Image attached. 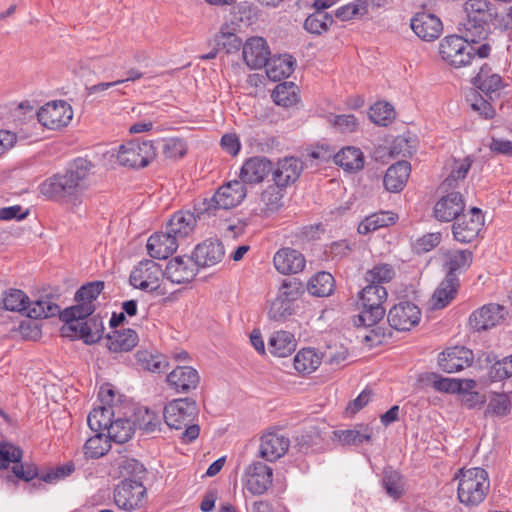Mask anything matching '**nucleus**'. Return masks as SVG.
I'll use <instances>...</instances> for the list:
<instances>
[{
    "instance_id": "56",
    "label": "nucleus",
    "mask_w": 512,
    "mask_h": 512,
    "mask_svg": "<svg viewBox=\"0 0 512 512\" xmlns=\"http://www.w3.org/2000/svg\"><path fill=\"white\" fill-rule=\"evenodd\" d=\"M511 402L507 394H494L486 407L485 416L503 417L510 413Z\"/></svg>"
},
{
    "instance_id": "9",
    "label": "nucleus",
    "mask_w": 512,
    "mask_h": 512,
    "mask_svg": "<svg viewBox=\"0 0 512 512\" xmlns=\"http://www.w3.org/2000/svg\"><path fill=\"white\" fill-rule=\"evenodd\" d=\"M156 156L152 141H130L120 146L117 160L122 166L131 168L146 167Z\"/></svg>"
},
{
    "instance_id": "41",
    "label": "nucleus",
    "mask_w": 512,
    "mask_h": 512,
    "mask_svg": "<svg viewBox=\"0 0 512 512\" xmlns=\"http://www.w3.org/2000/svg\"><path fill=\"white\" fill-rule=\"evenodd\" d=\"M395 222L394 214L389 211H381L368 215L358 225L359 234L366 235L379 228L386 227Z\"/></svg>"
},
{
    "instance_id": "19",
    "label": "nucleus",
    "mask_w": 512,
    "mask_h": 512,
    "mask_svg": "<svg viewBox=\"0 0 512 512\" xmlns=\"http://www.w3.org/2000/svg\"><path fill=\"white\" fill-rule=\"evenodd\" d=\"M473 362V352L466 347L455 346L446 349L439 355L438 363L446 373L459 372Z\"/></svg>"
},
{
    "instance_id": "40",
    "label": "nucleus",
    "mask_w": 512,
    "mask_h": 512,
    "mask_svg": "<svg viewBox=\"0 0 512 512\" xmlns=\"http://www.w3.org/2000/svg\"><path fill=\"white\" fill-rule=\"evenodd\" d=\"M26 313L29 318H49L60 313V307L49 297H44L27 304Z\"/></svg>"
},
{
    "instance_id": "37",
    "label": "nucleus",
    "mask_w": 512,
    "mask_h": 512,
    "mask_svg": "<svg viewBox=\"0 0 512 512\" xmlns=\"http://www.w3.org/2000/svg\"><path fill=\"white\" fill-rule=\"evenodd\" d=\"M337 165L347 172H357L364 167V155L359 148L344 147L334 156Z\"/></svg>"
},
{
    "instance_id": "47",
    "label": "nucleus",
    "mask_w": 512,
    "mask_h": 512,
    "mask_svg": "<svg viewBox=\"0 0 512 512\" xmlns=\"http://www.w3.org/2000/svg\"><path fill=\"white\" fill-rule=\"evenodd\" d=\"M272 98L276 105L290 107L295 105L298 98V86L293 82L278 84L272 92Z\"/></svg>"
},
{
    "instance_id": "16",
    "label": "nucleus",
    "mask_w": 512,
    "mask_h": 512,
    "mask_svg": "<svg viewBox=\"0 0 512 512\" xmlns=\"http://www.w3.org/2000/svg\"><path fill=\"white\" fill-rule=\"evenodd\" d=\"M420 309L412 302H400L388 312L390 326L398 331H408L420 321Z\"/></svg>"
},
{
    "instance_id": "50",
    "label": "nucleus",
    "mask_w": 512,
    "mask_h": 512,
    "mask_svg": "<svg viewBox=\"0 0 512 512\" xmlns=\"http://www.w3.org/2000/svg\"><path fill=\"white\" fill-rule=\"evenodd\" d=\"M395 268L388 263H377L365 272L364 279L371 285H382L395 277Z\"/></svg>"
},
{
    "instance_id": "22",
    "label": "nucleus",
    "mask_w": 512,
    "mask_h": 512,
    "mask_svg": "<svg viewBox=\"0 0 512 512\" xmlns=\"http://www.w3.org/2000/svg\"><path fill=\"white\" fill-rule=\"evenodd\" d=\"M224 255V246L219 240L207 239L195 247L192 257L197 267H211L220 263Z\"/></svg>"
},
{
    "instance_id": "10",
    "label": "nucleus",
    "mask_w": 512,
    "mask_h": 512,
    "mask_svg": "<svg viewBox=\"0 0 512 512\" xmlns=\"http://www.w3.org/2000/svg\"><path fill=\"white\" fill-rule=\"evenodd\" d=\"M164 277L161 266L153 260H143L130 274L133 287L145 292H155L160 289V281Z\"/></svg>"
},
{
    "instance_id": "28",
    "label": "nucleus",
    "mask_w": 512,
    "mask_h": 512,
    "mask_svg": "<svg viewBox=\"0 0 512 512\" xmlns=\"http://www.w3.org/2000/svg\"><path fill=\"white\" fill-rule=\"evenodd\" d=\"M179 242L167 231L151 235L147 241L148 254L154 259H166L178 248Z\"/></svg>"
},
{
    "instance_id": "12",
    "label": "nucleus",
    "mask_w": 512,
    "mask_h": 512,
    "mask_svg": "<svg viewBox=\"0 0 512 512\" xmlns=\"http://www.w3.org/2000/svg\"><path fill=\"white\" fill-rule=\"evenodd\" d=\"M22 451L11 444H0V469L13 463L12 472L18 479L30 481L37 477L38 471L34 464H22Z\"/></svg>"
},
{
    "instance_id": "45",
    "label": "nucleus",
    "mask_w": 512,
    "mask_h": 512,
    "mask_svg": "<svg viewBox=\"0 0 512 512\" xmlns=\"http://www.w3.org/2000/svg\"><path fill=\"white\" fill-rule=\"evenodd\" d=\"M321 364V357L312 348L300 350L294 358L295 369L302 374L314 372Z\"/></svg>"
},
{
    "instance_id": "3",
    "label": "nucleus",
    "mask_w": 512,
    "mask_h": 512,
    "mask_svg": "<svg viewBox=\"0 0 512 512\" xmlns=\"http://www.w3.org/2000/svg\"><path fill=\"white\" fill-rule=\"evenodd\" d=\"M198 414L197 404L191 398H179L170 401L164 408L166 424L176 430H182V442L191 443L198 438L200 427L193 421Z\"/></svg>"
},
{
    "instance_id": "7",
    "label": "nucleus",
    "mask_w": 512,
    "mask_h": 512,
    "mask_svg": "<svg viewBox=\"0 0 512 512\" xmlns=\"http://www.w3.org/2000/svg\"><path fill=\"white\" fill-rule=\"evenodd\" d=\"M387 295V290L382 285L367 284L359 293L362 310L354 318L355 326L373 327L378 324L385 315L383 303Z\"/></svg>"
},
{
    "instance_id": "54",
    "label": "nucleus",
    "mask_w": 512,
    "mask_h": 512,
    "mask_svg": "<svg viewBox=\"0 0 512 512\" xmlns=\"http://www.w3.org/2000/svg\"><path fill=\"white\" fill-rule=\"evenodd\" d=\"M282 187L278 185L268 186L261 194V202L264 204L262 211L265 214L273 213L282 207Z\"/></svg>"
},
{
    "instance_id": "32",
    "label": "nucleus",
    "mask_w": 512,
    "mask_h": 512,
    "mask_svg": "<svg viewBox=\"0 0 512 512\" xmlns=\"http://www.w3.org/2000/svg\"><path fill=\"white\" fill-rule=\"evenodd\" d=\"M444 266L447 269L446 276L458 278L457 273L467 270L473 260V254L470 250H447L443 253Z\"/></svg>"
},
{
    "instance_id": "39",
    "label": "nucleus",
    "mask_w": 512,
    "mask_h": 512,
    "mask_svg": "<svg viewBox=\"0 0 512 512\" xmlns=\"http://www.w3.org/2000/svg\"><path fill=\"white\" fill-rule=\"evenodd\" d=\"M76 304L60 310L59 318L65 324L63 326H74L80 321L90 318L96 309L95 304H87L84 301H75Z\"/></svg>"
},
{
    "instance_id": "52",
    "label": "nucleus",
    "mask_w": 512,
    "mask_h": 512,
    "mask_svg": "<svg viewBox=\"0 0 512 512\" xmlns=\"http://www.w3.org/2000/svg\"><path fill=\"white\" fill-rule=\"evenodd\" d=\"M332 23L333 18L330 14L325 11H315L306 18L304 28L309 33L319 35L327 31Z\"/></svg>"
},
{
    "instance_id": "62",
    "label": "nucleus",
    "mask_w": 512,
    "mask_h": 512,
    "mask_svg": "<svg viewBox=\"0 0 512 512\" xmlns=\"http://www.w3.org/2000/svg\"><path fill=\"white\" fill-rule=\"evenodd\" d=\"M428 379L432 381L435 390L445 393H458L462 391V381L453 378H443L435 373H431Z\"/></svg>"
},
{
    "instance_id": "58",
    "label": "nucleus",
    "mask_w": 512,
    "mask_h": 512,
    "mask_svg": "<svg viewBox=\"0 0 512 512\" xmlns=\"http://www.w3.org/2000/svg\"><path fill=\"white\" fill-rule=\"evenodd\" d=\"M368 12L367 0H355L336 10V17L342 21H348L365 15Z\"/></svg>"
},
{
    "instance_id": "57",
    "label": "nucleus",
    "mask_w": 512,
    "mask_h": 512,
    "mask_svg": "<svg viewBox=\"0 0 512 512\" xmlns=\"http://www.w3.org/2000/svg\"><path fill=\"white\" fill-rule=\"evenodd\" d=\"M303 292L304 288L300 281L295 278L285 279L278 289L277 297L294 305Z\"/></svg>"
},
{
    "instance_id": "11",
    "label": "nucleus",
    "mask_w": 512,
    "mask_h": 512,
    "mask_svg": "<svg viewBox=\"0 0 512 512\" xmlns=\"http://www.w3.org/2000/svg\"><path fill=\"white\" fill-rule=\"evenodd\" d=\"M38 121L46 128L56 130L67 126L73 117L71 106L63 101L46 103L37 113Z\"/></svg>"
},
{
    "instance_id": "8",
    "label": "nucleus",
    "mask_w": 512,
    "mask_h": 512,
    "mask_svg": "<svg viewBox=\"0 0 512 512\" xmlns=\"http://www.w3.org/2000/svg\"><path fill=\"white\" fill-rule=\"evenodd\" d=\"M246 195V186L241 181H230L222 185L210 200L203 202L204 208L199 209L198 216L205 213L211 215L215 209H231L239 205Z\"/></svg>"
},
{
    "instance_id": "46",
    "label": "nucleus",
    "mask_w": 512,
    "mask_h": 512,
    "mask_svg": "<svg viewBox=\"0 0 512 512\" xmlns=\"http://www.w3.org/2000/svg\"><path fill=\"white\" fill-rule=\"evenodd\" d=\"M110 439L102 432H97L90 437L83 446L86 458L97 459L104 456L111 448Z\"/></svg>"
},
{
    "instance_id": "53",
    "label": "nucleus",
    "mask_w": 512,
    "mask_h": 512,
    "mask_svg": "<svg viewBox=\"0 0 512 512\" xmlns=\"http://www.w3.org/2000/svg\"><path fill=\"white\" fill-rule=\"evenodd\" d=\"M472 165V159L465 157L461 160H455L452 166V170L448 177L443 182L445 188H455L458 186L459 181L466 178L468 171Z\"/></svg>"
},
{
    "instance_id": "35",
    "label": "nucleus",
    "mask_w": 512,
    "mask_h": 512,
    "mask_svg": "<svg viewBox=\"0 0 512 512\" xmlns=\"http://www.w3.org/2000/svg\"><path fill=\"white\" fill-rule=\"evenodd\" d=\"M296 339L291 332L276 331L268 341V350L277 357H287L296 350Z\"/></svg>"
},
{
    "instance_id": "1",
    "label": "nucleus",
    "mask_w": 512,
    "mask_h": 512,
    "mask_svg": "<svg viewBox=\"0 0 512 512\" xmlns=\"http://www.w3.org/2000/svg\"><path fill=\"white\" fill-rule=\"evenodd\" d=\"M91 167L92 164L87 159H75L64 173H57L41 183V194L61 203H80L89 187Z\"/></svg>"
},
{
    "instance_id": "6",
    "label": "nucleus",
    "mask_w": 512,
    "mask_h": 512,
    "mask_svg": "<svg viewBox=\"0 0 512 512\" xmlns=\"http://www.w3.org/2000/svg\"><path fill=\"white\" fill-rule=\"evenodd\" d=\"M466 21L463 33L473 43L486 39L488 24L496 15L492 4L487 0H467L464 3Z\"/></svg>"
},
{
    "instance_id": "61",
    "label": "nucleus",
    "mask_w": 512,
    "mask_h": 512,
    "mask_svg": "<svg viewBox=\"0 0 512 512\" xmlns=\"http://www.w3.org/2000/svg\"><path fill=\"white\" fill-rule=\"evenodd\" d=\"M293 312L294 305L276 296V298L271 302L268 316L273 321L282 322L290 317Z\"/></svg>"
},
{
    "instance_id": "24",
    "label": "nucleus",
    "mask_w": 512,
    "mask_h": 512,
    "mask_svg": "<svg viewBox=\"0 0 512 512\" xmlns=\"http://www.w3.org/2000/svg\"><path fill=\"white\" fill-rule=\"evenodd\" d=\"M269 56V47L262 37H252L243 45V59L250 69L265 67Z\"/></svg>"
},
{
    "instance_id": "63",
    "label": "nucleus",
    "mask_w": 512,
    "mask_h": 512,
    "mask_svg": "<svg viewBox=\"0 0 512 512\" xmlns=\"http://www.w3.org/2000/svg\"><path fill=\"white\" fill-rule=\"evenodd\" d=\"M162 153L166 158L176 159L186 154V145L179 138H168L162 141Z\"/></svg>"
},
{
    "instance_id": "44",
    "label": "nucleus",
    "mask_w": 512,
    "mask_h": 512,
    "mask_svg": "<svg viewBox=\"0 0 512 512\" xmlns=\"http://www.w3.org/2000/svg\"><path fill=\"white\" fill-rule=\"evenodd\" d=\"M382 485L387 495L394 500L399 499L405 493V481L402 475L392 468L383 471Z\"/></svg>"
},
{
    "instance_id": "51",
    "label": "nucleus",
    "mask_w": 512,
    "mask_h": 512,
    "mask_svg": "<svg viewBox=\"0 0 512 512\" xmlns=\"http://www.w3.org/2000/svg\"><path fill=\"white\" fill-rule=\"evenodd\" d=\"M216 50L233 53L240 49L242 40L231 30L230 25H222L220 32L215 36Z\"/></svg>"
},
{
    "instance_id": "26",
    "label": "nucleus",
    "mask_w": 512,
    "mask_h": 512,
    "mask_svg": "<svg viewBox=\"0 0 512 512\" xmlns=\"http://www.w3.org/2000/svg\"><path fill=\"white\" fill-rule=\"evenodd\" d=\"M199 209H197V213ZM197 217L190 211H178L173 214L166 226V231L170 233L178 242L192 234L197 223Z\"/></svg>"
},
{
    "instance_id": "14",
    "label": "nucleus",
    "mask_w": 512,
    "mask_h": 512,
    "mask_svg": "<svg viewBox=\"0 0 512 512\" xmlns=\"http://www.w3.org/2000/svg\"><path fill=\"white\" fill-rule=\"evenodd\" d=\"M61 331L63 336L82 339L85 344L91 345L102 338L104 325L99 316H91L74 326H63Z\"/></svg>"
},
{
    "instance_id": "31",
    "label": "nucleus",
    "mask_w": 512,
    "mask_h": 512,
    "mask_svg": "<svg viewBox=\"0 0 512 512\" xmlns=\"http://www.w3.org/2000/svg\"><path fill=\"white\" fill-rule=\"evenodd\" d=\"M411 172L407 161H399L391 165L384 176L383 184L387 191L398 193L403 190Z\"/></svg>"
},
{
    "instance_id": "60",
    "label": "nucleus",
    "mask_w": 512,
    "mask_h": 512,
    "mask_svg": "<svg viewBox=\"0 0 512 512\" xmlns=\"http://www.w3.org/2000/svg\"><path fill=\"white\" fill-rule=\"evenodd\" d=\"M103 281H93L81 286L74 297L75 301H84L87 304H94L99 294L104 289Z\"/></svg>"
},
{
    "instance_id": "64",
    "label": "nucleus",
    "mask_w": 512,
    "mask_h": 512,
    "mask_svg": "<svg viewBox=\"0 0 512 512\" xmlns=\"http://www.w3.org/2000/svg\"><path fill=\"white\" fill-rule=\"evenodd\" d=\"M512 376V355L504 357L493 364L490 377L494 380H502Z\"/></svg>"
},
{
    "instance_id": "59",
    "label": "nucleus",
    "mask_w": 512,
    "mask_h": 512,
    "mask_svg": "<svg viewBox=\"0 0 512 512\" xmlns=\"http://www.w3.org/2000/svg\"><path fill=\"white\" fill-rule=\"evenodd\" d=\"M28 296L21 290L11 289L5 293L3 305L9 311H26L28 304Z\"/></svg>"
},
{
    "instance_id": "21",
    "label": "nucleus",
    "mask_w": 512,
    "mask_h": 512,
    "mask_svg": "<svg viewBox=\"0 0 512 512\" xmlns=\"http://www.w3.org/2000/svg\"><path fill=\"white\" fill-rule=\"evenodd\" d=\"M199 381L197 370L191 366H178L167 375V383L176 393L187 394L195 390Z\"/></svg>"
},
{
    "instance_id": "17",
    "label": "nucleus",
    "mask_w": 512,
    "mask_h": 512,
    "mask_svg": "<svg viewBox=\"0 0 512 512\" xmlns=\"http://www.w3.org/2000/svg\"><path fill=\"white\" fill-rule=\"evenodd\" d=\"M508 314L499 304L490 303L475 310L469 318L470 326L476 331H484L499 325Z\"/></svg>"
},
{
    "instance_id": "4",
    "label": "nucleus",
    "mask_w": 512,
    "mask_h": 512,
    "mask_svg": "<svg viewBox=\"0 0 512 512\" xmlns=\"http://www.w3.org/2000/svg\"><path fill=\"white\" fill-rule=\"evenodd\" d=\"M471 40L464 36L451 35L441 40L439 54L441 58L455 68L467 66L477 56L484 59L489 56L491 46L487 43L478 47L473 46Z\"/></svg>"
},
{
    "instance_id": "20",
    "label": "nucleus",
    "mask_w": 512,
    "mask_h": 512,
    "mask_svg": "<svg viewBox=\"0 0 512 512\" xmlns=\"http://www.w3.org/2000/svg\"><path fill=\"white\" fill-rule=\"evenodd\" d=\"M272 171V162L263 156L247 159L240 170V180L245 184L261 183Z\"/></svg>"
},
{
    "instance_id": "38",
    "label": "nucleus",
    "mask_w": 512,
    "mask_h": 512,
    "mask_svg": "<svg viewBox=\"0 0 512 512\" xmlns=\"http://www.w3.org/2000/svg\"><path fill=\"white\" fill-rule=\"evenodd\" d=\"M108 348L113 352H127L138 343V335L132 329L115 330L107 336Z\"/></svg>"
},
{
    "instance_id": "23",
    "label": "nucleus",
    "mask_w": 512,
    "mask_h": 512,
    "mask_svg": "<svg viewBox=\"0 0 512 512\" xmlns=\"http://www.w3.org/2000/svg\"><path fill=\"white\" fill-rule=\"evenodd\" d=\"M303 170L302 162L295 157H285L272 167V179L274 183L282 188L293 184Z\"/></svg>"
},
{
    "instance_id": "33",
    "label": "nucleus",
    "mask_w": 512,
    "mask_h": 512,
    "mask_svg": "<svg viewBox=\"0 0 512 512\" xmlns=\"http://www.w3.org/2000/svg\"><path fill=\"white\" fill-rule=\"evenodd\" d=\"M459 287V279L446 276L434 291L430 304L432 309L446 307L456 296Z\"/></svg>"
},
{
    "instance_id": "55",
    "label": "nucleus",
    "mask_w": 512,
    "mask_h": 512,
    "mask_svg": "<svg viewBox=\"0 0 512 512\" xmlns=\"http://www.w3.org/2000/svg\"><path fill=\"white\" fill-rule=\"evenodd\" d=\"M370 120L381 126H387L395 118V111L387 102H377L371 106L369 111Z\"/></svg>"
},
{
    "instance_id": "27",
    "label": "nucleus",
    "mask_w": 512,
    "mask_h": 512,
    "mask_svg": "<svg viewBox=\"0 0 512 512\" xmlns=\"http://www.w3.org/2000/svg\"><path fill=\"white\" fill-rule=\"evenodd\" d=\"M274 266L281 274H296L305 267V258L297 250L282 248L277 251L273 258Z\"/></svg>"
},
{
    "instance_id": "2",
    "label": "nucleus",
    "mask_w": 512,
    "mask_h": 512,
    "mask_svg": "<svg viewBox=\"0 0 512 512\" xmlns=\"http://www.w3.org/2000/svg\"><path fill=\"white\" fill-rule=\"evenodd\" d=\"M123 479L114 488V502L123 510L134 511L146 503V488L142 483L146 469L135 459H125L119 465Z\"/></svg>"
},
{
    "instance_id": "34",
    "label": "nucleus",
    "mask_w": 512,
    "mask_h": 512,
    "mask_svg": "<svg viewBox=\"0 0 512 512\" xmlns=\"http://www.w3.org/2000/svg\"><path fill=\"white\" fill-rule=\"evenodd\" d=\"M295 60L292 56L275 55L268 59L266 67V74L272 81H280L283 78L289 77L294 71Z\"/></svg>"
},
{
    "instance_id": "49",
    "label": "nucleus",
    "mask_w": 512,
    "mask_h": 512,
    "mask_svg": "<svg viewBox=\"0 0 512 512\" xmlns=\"http://www.w3.org/2000/svg\"><path fill=\"white\" fill-rule=\"evenodd\" d=\"M139 365L144 369L153 373H162L168 366L167 357L162 354H153L146 350H140L136 354Z\"/></svg>"
},
{
    "instance_id": "48",
    "label": "nucleus",
    "mask_w": 512,
    "mask_h": 512,
    "mask_svg": "<svg viewBox=\"0 0 512 512\" xmlns=\"http://www.w3.org/2000/svg\"><path fill=\"white\" fill-rule=\"evenodd\" d=\"M114 411L111 406L94 408L88 415L87 423L92 431L102 432L108 430L113 421Z\"/></svg>"
},
{
    "instance_id": "43",
    "label": "nucleus",
    "mask_w": 512,
    "mask_h": 512,
    "mask_svg": "<svg viewBox=\"0 0 512 512\" xmlns=\"http://www.w3.org/2000/svg\"><path fill=\"white\" fill-rule=\"evenodd\" d=\"M335 288V280L329 272H318L308 282L309 292L317 297L331 295Z\"/></svg>"
},
{
    "instance_id": "36",
    "label": "nucleus",
    "mask_w": 512,
    "mask_h": 512,
    "mask_svg": "<svg viewBox=\"0 0 512 512\" xmlns=\"http://www.w3.org/2000/svg\"><path fill=\"white\" fill-rule=\"evenodd\" d=\"M473 84L490 97L504 87L502 77L499 74L492 73L491 67L486 64L481 66L479 72L473 78Z\"/></svg>"
},
{
    "instance_id": "18",
    "label": "nucleus",
    "mask_w": 512,
    "mask_h": 512,
    "mask_svg": "<svg viewBox=\"0 0 512 512\" xmlns=\"http://www.w3.org/2000/svg\"><path fill=\"white\" fill-rule=\"evenodd\" d=\"M197 268L192 256H177L167 263L164 276L172 283L184 284L194 279Z\"/></svg>"
},
{
    "instance_id": "25",
    "label": "nucleus",
    "mask_w": 512,
    "mask_h": 512,
    "mask_svg": "<svg viewBox=\"0 0 512 512\" xmlns=\"http://www.w3.org/2000/svg\"><path fill=\"white\" fill-rule=\"evenodd\" d=\"M411 28L424 41H434L442 32L441 20L430 13H418L411 19Z\"/></svg>"
},
{
    "instance_id": "15",
    "label": "nucleus",
    "mask_w": 512,
    "mask_h": 512,
    "mask_svg": "<svg viewBox=\"0 0 512 512\" xmlns=\"http://www.w3.org/2000/svg\"><path fill=\"white\" fill-rule=\"evenodd\" d=\"M482 225V212L479 208L473 207L468 214H463L453 224L454 239L460 243H471L478 236Z\"/></svg>"
},
{
    "instance_id": "29",
    "label": "nucleus",
    "mask_w": 512,
    "mask_h": 512,
    "mask_svg": "<svg viewBox=\"0 0 512 512\" xmlns=\"http://www.w3.org/2000/svg\"><path fill=\"white\" fill-rule=\"evenodd\" d=\"M289 444V439L284 435L268 432L261 438L260 456L267 461H275L287 452Z\"/></svg>"
},
{
    "instance_id": "42",
    "label": "nucleus",
    "mask_w": 512,
    "mask_h": 512,
    "mask_svg": "<svg viewBox=\"0 0 512 512\" xmlns=\"http://www.w3.org/2000/svg\"><path fill=\"white\" fill-rule=\"evenodd\" d=\"M108 438L118 444L129 441L135 433L134 423L128 418H118L110 423Z\"/></svg>"
},
{
    "instance_id": "5",
    "label": "nucleus",
    "mask_w": 512,
    "mask_h": 512,
    "mask_svg": "<svg viewBox=\"0 0 512 512\" xmlns=\"http://www.w3.org/2000/svg\"><path fill=\"white\" fill-rule=\"evenodd\" d=\"M454 480L458 482V500L467 507H475L482 503L490 488L488 473L480 467L460 469Z\"/></svg>"
},
{
    "instance_id": "30",
    "label": "nucleus",
    "mask_w": 512,
    "mask_h": 512,
    "mask_svg": "<svg viewBox=\"0 0 512 512\" xmlns=\"http://www.w3.org/2000/svg\"><path fill=\"white\" fill-rule=\"evenodd\" d=\"M464 210V200L459 192H451L442 197L434 207L435 217L442 222H449L459 218Z\"/></svg>"
},
{
    "instance_id": "13",
    "label": "nucleus",
    "mask_w": 512,
    "mask_h": 512,
    "mask_svg": "<svg viewBox=\"0 0 512 512\" xmlns=\"http://www.w3.org/2000/svg\"><path fill=\"white\" fill-rule=\"evenodd\" d=\"M272 480L273 470L263 462H253L245 469L244 484L253 495L264 494L272 485Z\"/></svg>"
}]
</instances>
